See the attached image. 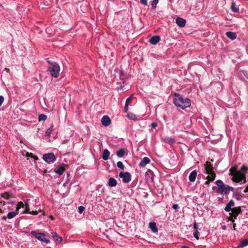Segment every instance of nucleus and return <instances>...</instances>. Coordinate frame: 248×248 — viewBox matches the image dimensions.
<instances>
[{
  "label": "nucleus",
  "mask_w": 248,
  "mask_h": 248,
  "mask_svg": "<svg viewBox=\"0 0 248 248\" xmlns=\"http://www.w3.org/2000/svg\"><path fill=\"white\" fill-rule=\"evenodd\" d=\"M6 218H7V217H5V216H3V217H2V219H4V220H6Z\"/></svg>",
  "instance_id": "nucleus-59"
},
{
  "label": "nucleus",
  "mask_w": 248,
  "mask_h": 248,
  "mask_svg": "<svg viewBox=\"0 0 248 248\" xmlns=\"http://www.w3.org/2000/svg\"><path fill=\"white\" fill-rule=\"evenodd\" d=\"M172 208L174 209H175V210H177V209H178L179 208V207L178 204H173V205H172Z\"/></svg>",
  "instance_id": "nucleus-43"
},
{
  "label": "nucleus",
  "mask_w": 248,
  "mask_h": 248,
  "mask_svg": "<svg viewBox=\"0 0 248 248\" xmlns=\"http://www.w3.org/2000/svg\"><path fill=\"white\" fill-rule=\"evenodd\" d=\"M181 248H189L186 246H183L181 247Z\"/></svg>",
  "instance_id": "nucleus-58"
},
{
  "label": "nucleus",
  "mask_w": 248,
  "mask_h": 248,
  "mask_svg": "<svg viewBox=\"0 0 248 248\" xmlns=\"http://www.w3.org/2000/svg\"><path fill=\"white\" fill-rule=\"evenodd\" d=\"M140 2L144 5H147V0H140Z\"/></svg>",
  "instance_id": "nucleus-42"
},
{
  "label": "nucleus",
  "mask_w": 248,
  "mask_h": 248,
  "mask_svg": "<svg viewBox=\"0 0 248 248\" xmlns=\"http://www.w3.org/2000/svg\"><path fill=\"white\" fill-rule=\"evenodd\" d=\"M197 175L196 170H193L189 175L188 179L190 182H193L195 181Z\"/></svg>",
  "instance_id": "nucleus-16"
},
{
  "label": "nucleus",
  "mask_w": 248,
  "mask_h": 248,
  "mask_svg": "<svg viewBox=\"0 0 248 248\" xmlns=\"http://www.w3.org/2000/svg\"><path fill=\"white\" fill-rule=\"evenodd\" d=\"M248 168L245 166H243L240 170H238L236 167H232L229 171V174L232 176V180L233 182L239 183L242 182L245 184L246 183V174Z\"/></svg>",
  "instance_id": "nucleus-1"
},
{
  "label": "nucleus",
  "mask_w": 248,
  "mask_h": 248,
  "mask_svg": "<svg viewBox=\"0 0 248 248\" xmlns=\"http://www.w3.org/2000/svg\"><path fill=\"white\" fill-rule=\"evenodd\" d=\"M243 74L244 75L248 78V71H243Z\"/></svg>",
  "instance_id": "nucleus-45"
},
{
  "label": "nucleus",
  "mask_w": 248,
  "mask_h": 248,
  "mask_svg": "<svg viewBox=\"0 0 248 248\" xmlns=\"http://www.w3.org/2000/svg\"><path fill=\"white\" fill-rule=\"evenodd\" d=\"M13 202H8V203L9 204H13Z\"/></svg>",
  "instance_id": "nucleus-61"
},
{
  "label": "nucleus",
  "mask_w": 248,
  "mask_h": 248,
  "mask_svg": "<svg viewBox=\"0 0 248 248\" xmlns=\"http://www.w3.org/2000/svg\"><path fill=\"white\" fill-rule=\"evenodd\" d=\"M27 156H29V157H33V154L31 153H27Z\"/></svg>",
  "instance_id": "nucleus-49"
},
{
  "label": "nucleus",
  "mask_w": 248,
  "mask_h": 248,
  "mask_svg": "<svg viewBox=\"0 0 248 248\" xmlns=\"http://www.w3.org/2000/svg\"><path fill=\"white\" fill-rule=\"evenodd\" d=\"M78 212L80 213V214H81L83 213V212L84 211V209H85V208L83 206H80L78 207Z\"/></svg>",
  "instance_id": "nucleus-36"
},
{
  "label": "nucleus",
  "mask_w": 248,
  "mask_h": 248,
  "mask_svg": "<svg viewBox=\"0 0 248 248\" xmlns=\"http://www.w3.org/2000/svg\"><path fill=\"white\" fill-rule=\"evenodd\" d=\"M0 212H2V211H1V209H0Z\"/></svg>",
  "instance_id": "nucleus-64"
},
{
  "label": "nucleus",
  "mask_w": 248,
  "mask_h": 248,
  "mask_svg": "<svg viewBox=\"0 0 248 248\" xmlns=\"http://www.w3.org/2000/svg\"><path fill=\"white\" fill-rule=\"evenodd\" d=\"M205 170H206V173L208 174L207 177L211 178L210 181H214L216 175L214 170V168L210 162L207 161L206 162Z\"/></svg>",
  "instance_id": "nucleus-4"
},
{
  "label": "nucleus",
  "mask_w": 248,
  "mask_h": 248,
  "mask_svg": "<svg viewBox=\"0 0 248 248\" xmlns=\"http://www.w3.org/2000/svg\"><path fill=\"white\" fill-rule=\"evenodd\" d=\"M101 123L104 126H107L110 124L111 120L108 116L105 115L102 118Z\"/></svg>",
  "instance_id": "nucleus-10"
},
{
  "label": "nucleus",
  "mask_w": 248,
  "mask_h": 248,
  "mask_svg": "<svg viewBox=\"0 0 248 248\" xmlns=\"http://www.w3.org/2000/svg\"><path fill=\"white\" fill-rule=\"evenodd\" d=\"M160 40V37L159 35H155L152 37L150 39V43L153 45H156Z\"/></svg>",
  "instance_id": "nucleus-12"
},
{
  "label": "nucleus",
  "mask_w": 248,
  "mask_h": 248,
  "mask_svg": "<svg viewBox=\"0 0 248 248\" xmlns=\"http://www.w3.org/2000/svg\"><path fill=\"white\" fill-rule=\"evenodd\" d=\"M166 141L170 144H173L175 143V140L170 137H168L166 139Z\"/></svg>",
  "instance_id": "nucleus-31"
},
{
  "label": "nucleus",
  "mask_w": 248,
  "mask_h": 248,
  "mask_svg": "<svg viewBox=\"0 0 248 248\" xmlns=\"http://www.w3.org/2000/svg\"><path fill=\"white\" fill-rule=\"evenodd\" d=\"M128 105L125 104L124 108V111L126 112L128 111Z\"/></svg>",
  "instance_id": "nucleus-46"
},
{
  "label": "nucleus",
  "mask_w": 248,
  "mask_h": 248,
  "mask_svg": "<svg viewBox=\"0 0 248 248\" xmlns=\"http://www.w3.org/2000/svg\"><path fill=\"white\" fill-rule=\"evenodd\" d=\"M4 98L3 96L0 95V106H1L2 103L3 102Z\"/></svg>",
  "instance_id": "nucleus-41"
},
{
  "label": "nucleus",
  "mask_w": 248,
  "mask_h": 248,
  "mask_svg": "<svg viewBox=\"0 0 248 248\" xmlns=\"http://www.w3.org/2000/svg\"><path fill=\"white\" fill-rule=\"evenodd\" d=\"M150 159L147 157H144L140 162L139 166L141 167H144L147 164L149 163Z\"/></svg>",
  "instance_id": "nucleus-14"
},
{
  "label": "nucleus",
  "mask_w": 248,
  "mask_h": 248,
  "mask_svg": "<svg viewBox=\"0 0 248 248\" xmlns=\"http://www.w3.org/2000/svg\"><path fill=\"white\" fill-rule=\"evenodd\" d=\"M248 245V239H245L242 241L240 244L238 246V248H243L245 246Z\"/></svg>",
  "instance_id": "nucleus-26"
},
{
  "label": "nucleus",
  "mask_w": 248,
  "mask_h": 248,
  "mask_svg": "<svg viewBox=\"0 0 248 248\" xmlns=\"http://www.w3.org/2000/svg\"><path fill=\"white\" fill-rule=\"evenodd\" d=\"M53 237L56 241L58 242H61L62 240V237L59 236V235L56 232H54L52 233Z\"/></svg>",
  "instance_id": "nucleus-27"
},
{
  "label": "nucleus",
  "mask_w": 248,
  "mask_h": 248,
  "mask_svg": "<svg viewBox=\"0 0 248 248\" xmlns=\"http://www.w3.org/2000/svg\"><path fill=\"white\" fill-rule=\"evenodd\" d=\"M234 189L233 187L227 185H225L223 188L219 191V193L222 195H227L228 194L227 191H233Z\"/></svg>",
  "instance_id": "nucleus-9"
},
{
  "label": "nucleus",
  "mask_w": 248,
  "mask_h": 248,
  "mask_svg": "<svg viewBox=\"0 0 248 248\" xmlns=\"http://www.w3.org/2000/svg\"><path fill=\"white\" fill-rule=\"evenodd\" d=\"M125 154V150L123 148H121L118 150L116 152V155L119 157H123Z\"/></svg>",
  "instance_id": "nucleus-23"
},
{
  "label": "nucleus",
  "mask_w": 248,
  "mask_h": 248,
  "mask_svg": "<svg viewBox=\"0 0 248 248\" xmlns=\"http://www.w3.org/2000/svg\"><path fill=\"white\" fill-rule=\"evenodd\" d=\"M234 205V202L232 200H230L229 202L227 204L226 206H225L224 210L226 212H230L232 211V208L231 207L233 206Z\"/></svg>",
  "instance_id": "nucleus-13"
},
{
  "label": "nucleus",
  "mask_w": 248,
  "mask_h": 248,
  "mask_svg": "<svg viewBox=\"0 0 248 248\" xmlns=\"http://www.w3.org/2000/svg\"><path fill=\"white\" fill-rule=\"evenodd\" d=\"M29 206H30L29 203L27 202H25V211H24V213L28 214V213H30Z\"/></svg>",
  "instance_id": "nucleus-30"
},
{
  "label": "nucleus",
  "mask_w": 248,
  "mask_h": 248,
  "mask_svg": "<svg viewBox=\"0 0 248 248\" xmlns=\"http://www.w3.org/2000/svg\"><path fill=\"white\" fill-rule=\"evenodd\" d=\"M194 229L195 230V231L196 230H198V226H197V224L196 223H194Z\"/></svg>",
  "instance_id": "nucleus-51"
},
{
  "label": "nucleus",
  "mask_w": 248,
  "mask_h": 248,
  "mask_svg": "<svg viewBox=\"0 0 248 248\" xmlns=\"http://www.w3.org/2000/svg\"><path fill=\"white\" fill-rule=\"evenodd\" d=\"M17 205L21 208L24 207V204L22 202H20L18 203Z\"/></svg>",
  "instance_id": "nucleus-40"
},
{
  "label": "nucleus",
  "mask_w": 248,
  "mask_h": 248,
  "mask_svg": "<svg viewBox=\"0 0 248 248\" xmlns=\"http://www.w3.org/2000/svg\"><path fill=\"white\" fill-rule=\"evenodd\" d=\"M20 209L19 206L17 205L16 208V211L15 212H18V210Z\"/></svg>",
  "instance_id": "nucleus-54"
},
{
  "label": "nucleus",
  "mask_w": 248,
  "mask_h": 248,
  "mask_svg": "<svg viewBox=\"0 0 248 248\" xmlns=\"http://www.w3.org/2000/svg\"><path fill=\"white\" fill-rule=\"evenodd\" d=\"M206 179L207 180L204 183L205 185H208L210 183V182H212L213 181H210V178H208V177H206Z\"/></svg>",
  "instance_id": "nucleus-39"
},
{
  "label": "nucleus",
  "mask_w": 248,
  "mask_h": 248,
  "mask_svg": "<svg viewBox=\"0 0 248 248\" xmlns=\"http://www.w3.org/2000/svg\"><path fill=\"white\" fill-rule=\"evenodd\" d=\"M67 176H68L70 175V174L67 173Z\"/></svg>",
  "instance_id": "nucleus-62"
},
{
  "label": "nucleus",
  "mask_w": 248,
  "mask_h": 248,
  "mask_svg": "<svg viewBox=\"0 0 248 248\" xmlns=\"http://www.w3.org/2000/svg\"><path fill=\"white\" fill-rule=\"evenodd\" d=\"M226 36L231 40H233L236 38V34L235 32L232 31H227L225 33Z\"/></svg>",
  "instance_id": "nucleus-19"
},
{
  "label": "nucleus",
  "mask_w": 248,
  "mask_h": 248,
  "mask_svg": "<svg viewBox=\"0 0 248 248\" xmlns=\"http://www.w3.org/2000/svg\"><path fill=\"white\" fill-rule=\"evenodd\" d=\"M233 217H232V216H231L229 218V219L231 221L232 223H233L234 222V220L233 219Z\"/></svg>",
  "instance_id": "nucleus-52"
},
{
  "label": "nucleus",
  "mask_w": 248,
  "mask_h": 248,
  "mask_svg": "<svg viewBox=\"0 0 248 248\" xmlns=\"http://www.w3.org/2000/svg\"><path fill=\"white\" fill-rule=\"evenodd\" d=\"M29 214H32L33 215H37L38 214V212L37 211H33L32 212H30V213Z\"/></svg>",
  "instance_id": "nucleus-47"
},
{
  "label": "nucleus",
  "mask_w": 248,
  "mask_h": 248,
  "mask_svg": "<svg viewBox=\"0 0 248 248\" xmlns=\"http://www.w3.org/2000/svg\"><path fill=\"white\" fill-rule=\"evenodd\" d=\"M245 193H247L248 192V186H246L244 191Z\"/></svg>",
  "instance_id": "nucleus-53"
},
{
  "label": "nucleus",
  "mask_w": 248,
  "mask_h": 248,
  "mask_svg": "<svg viewBox=\"0 0 248 248\" xmlns=\"http://www.w3.org/2000/svg\"><path fill=\"white\" fill-rule=\"evenodd\" d=\"M217 199H218V202L219 203H222L223 202V198H218Z\"/></svg>",
  "instance_id": "nucleus-50"
},
{
  "label": "nucleus",
  "mask_w": 248,
  "mask_h": 248,
  "mask_svg": "<svg viewBox=\"0 0 248 248\" xmlns=\"http://www.w3.org/2000/svg\"><path fill=\"white\" fill-rule=\"evenodd\" d=\"M117 167L118 168L121 169L123 170H124V166L123 163L121 161H118L117 163Z\"/></svg>",
  "instance_id": "nucleus-32"
},
{
  "label": "nucleus",
  "mask_w": 248,
  "mask_h": 248,
  "mask_svg": "<svg viewBox=\"0 0 248 248\" xmlns=\"http://www.w3.org/2000/svg\"><path fill=\"white\" fill-rule=\"evenodd\" d=\"M127 117L129 119L131 120H135L137 119V116L133 113H128Z\"/></svg>",
  "instance_id": "nucleus-28"
},
{
  "label": "nucleus",
  "mask_w": 248,
  "mask_h": 248,
  "mask_svg": "<svg viewBox=\"0 0 248 248\" xmlns=\"http://www.w3.org/2000/svg\"><path fill=\"white\" fill-rule=\"evenodd\" d=\"M241 213V208L240 206L232 208V213H230V216L236 219L239 214Z\"/></svg>",
  "instance_id": "nucleus-8"
},
{
  "label": "nucleus",
  "mask_w": 248,
  "mask_h": 248,
  "mask_svg": "<svg viewBox=\"0 0 248 248\" xmlns=\"http://www.w3.org/2000/svg\"><path fill=\"white\" fill-rule=\"evenodd\" d=\"M173 103L176 107L180 108L182 109L188 108L191 105V101L189 98L178 93H174Z\"/></svg>",
  "instance_id": "nucleus-2"
},
{
  "label": "nucleus",
  "mask_w": 248,
  "mask_h": 248,
  "mask_svg": "<svg viewBox=\"0 0 248 248\" xmlns=\"http://www.w3.org/2000/svg\"><path fill=\"white\" fill-rule=\"evenodd\" d=\"M5 70L7 72H10V69L9 68H5Z\"/></svg>",
  "instance_id": "nucleus-55"
},
{
  "label": "nucleus",
  "mask_w": 248,
  "mask_h": 248,
  "mask_svg": "<svg viewBox=\"0 0 248 248\" xmlns=\"http://www.w3.org/2000/svg\"><path fill=\"white\" fill-rule=\"evenodd\" d=\"M159 0H153L152 2V7L153 8H155L156 7V5L157 3L158 2Z\"/></svg>",
  "instance_id": "nucleus-34"
},
{
  "label": "nucleus",
  "mask_w": 248,
  "mask_h": 248,
  "mask_svg": "<svg viewBox=\"0 0 248 248\" xmlns=\"http://www.w3.org/2000/svg\"><path fill=\"white\" fill-rule=\"evenodd\" d=\"M47 118V116L46 115H45V114H41L40 115H39V117H38V120L39 121H45Z\"/></svg>",
  "instance_id": "nucleus-29"
},
{
  "label": "nucleus",
  "mask_w": 248,
  "mask_h": 248,
  "mask_svg": "<svg viewBox=\"0 0 248 248\" xmlns=\"http://www.w3.org/2000/svg\"><path fill=\"white\" fill-rule=\"evenodd\" d=\"M216 185L218 186V189L217 190V192L219 193L221 189L223 188V187L225 186L223 182L220 180H218L216 182Z\"/></svg>",
  "instance_id": "nucleus-20"
},
{
  "label": "nucleus",
  "mask_w": 248,
  "mask_h": 248,
  "mask_svg": "<svg viewBox=\"0 0 248 248\" xmlns=\"http://www.w3.org/2000/svg\"><path fill=\"white\" fill-rule=\"evenodd\" d=\"M2 197L4 198H6V199H7L9 198V195L7 193L3 194V195H2Z\"/></svg>",
  "instance_id": "nucleus-48"
},
{
  "label": "nucleus",
  "mask_w": 248,
  "mask_h": 248,
  "mask_svg": "<svg viewBox=\"0 0 248 248\" xmlns=\"http://www.w3.org/2000/svg\"><path fill=\"white\" fill-rule=\"evenodd\" d=\"M64 164L61 165L57 169L55 170L54 172L59 175H62L65 170Z\"/></svg>",
  "instance_id": "nucleus-15"
},
{
  "label": "nucleus",
  "mask_w": 248,
  "mask_h": 248,
  "mask_svg": "<svg viewBox=\"0 0 248 248\" xmlns=\"http://www.w3.org/2000/svg\"><path fill=\"white\" fill-rule=\"evenodd\" d=\"M131 100H132V96L128 97L126 100V102H125V104H127V105H128L130 104V103L131 102Z\"/></svg>",
  "instance_id": "nucleus-37"
},
{
  "label": "nucleus",
  "mask_w": 248,
  "mask_h": 248,
  "mask_svg": "<svg viewBox=\"0 0 248 248\" xmlns=\"http://www.w3.org/2000/svg\"><path fill=\"white\" fill-rule=\"evenodd\" d=\"M234 197L236 200L240 201L242 200V196L239 194L237 193L234 194Z\"/></svg>",
  "instance_id": "nucleus-33"
},
{
  "label": "nucleus",
  "mask_w": 248,
  "mask_h": 248,
  "mask_svg": "<svg viewBox=\"0 0 248 248\" xmlns=\"http://www.w3.org/2000/svg\"><path fill=\"white\" fill-rule=\"evenodd\" d=\"M31 234L39 240L45 242L46 243L49 242V236L45 233L32 231Z\"/></svg>",
  "instance_id": "nucleus-5"
},
{
  "label": "nucleus",
  "mask_w": 248,
  "mask_h": 248,
  "mask_svg": "<svg viewBox=\"0 0 248 248\" xmlns=\"http://www.w3.org/2000/svg\"><path fill=\"white\" fill-rule=\"evenodd\" d=\"M199 234V232L198 231V230H196L195 231V232L193 234V235L197 239H199V237H198V235Z\"/></svg>",
  "instance_id": "nucleus-38"
},
{
  "label": "nucleus",
  "mask_w": 248,
  "mask_h": 248,
  "mask_svg": "<svg viewBox=\"0 0 248 248\" xmlns=\"http://www.w3.org/2000/svg\"><path fill=\"white\" fill-rule=\"evenodd\" d=\"M176 23L180 27H184L186 24V20L181 17H177L176 19Z\"/></svg>",
  "instance_id": "nucleus-11"
},
{
  "label": "nucleus",
  "mask_w": 248,
  "mask_h": 248,
  "mask_svg": "<svg viewBox=\"0 0 248 248\" xmlns=\"http://www.w3.org/2000/svg\"><path fill=\"white\" fill-rule=\"evenodd\" d=\"M109 154V151L108 149H105L104 150L102 155L103 159L104 160H107L108 159Z\"/></svg>",
  "instance_id": "nucleus-21"
},
{
  "label": "nucleus",
  "mask_w": 248,
  "mask_h": 248,
  "mask_svg": "<svg viewBox=\"0 0 248 248\" xmlns=\"http://www.w3.org/2000/svg\"><path fill=\"white\" fill-rule=\"evenodd\" d=\"M42 158L45 162L48 164L53 163L56 160V157L53 153L44 154L43 155Z\"/></svg>",
  "instance_id": "nucleus-6"
},
{
  "label": "nucleus",
  "mask_w": 248,
  "mask_h": 248,
  "mask_svg": "<svg viewBox=\"0 0 248 248\" xmlns=\"http://www.w3.org/2000/svg\"><path fill=\"white\" fill-rule=\"evenodd\" d=\"M212 189H213V190H215V189H217V187H216V186H213V187H212Z\"/></svg>",
  "instance_id": "nucleus-60"
},
{
  "label": "nucleus",
  "mask_w": 248,
  "mask_h": 248,
  "mask_svg": "<svg viewBox=\"0 0 248 248\" xmlns=\"http://www.w3.org/2000/svg\"><path fill=\"white\" fill-rule=\"evenodd\" d=\"M151 126L153 128H155L157 126V124L156 123H152L151 124Z\"/></svg>",
  "instance_id": "nucleus-44"
},
{
  "label": "nucleus",
  "mask_w": 248,
  "mask_h": 248,
  "mask_svg": "<svg viewBox=\"0 0 248 248\" xmlns=\"http://www.w3.org/2000/svg\"><path fill=\"white\" fill-rule=\"evenodd\" d=\"M235 227H236V224L235 223H234L233 224V230H235Z\"/></svg>",
  "instance_id": "nucleus-56"
},
{
  "label": "nucleus",
  "mask_w": 248,
  "mask_h": 248,
  "mask_svg": "<svg viewBox=\"0 0 248 248\" xmlns=\"http://www.w3.org/2000/svg\"><path fill=\"white\" fill-rule=\"evenodd\" d=\"M149 227L151 230V231L154 232L156 233L158 232V229L156 227L155 223L154 222H151L149 223Z\"/></svg>",
  "instance_id": "nucleus-17"
},
{
  "label": "nucleus",
  "mask_w": 248,
  "mask_h": 248,
  "mask_svg": "<svg viewBox=\"0 0 248 248\" xmlns=\"http://www.w3.org/2000/svg\"><path fill=\"white\" fill-rule=\"evenodd\" d=\"M46 62L50 65L48 68V71L50 73L52 77L57 78L59 76L60 67L56 62H52L49 59H46Z\"/></svg>",
  "instance_id": "nucleus-3"
},
{
  "label": "nucleus",
  "mask_w": 248,
  "mask_h": 248,
  "mask_svg": "<svg viewBox=\"0 0 248 248\" xmlns=\"http://www.w3.org/2000/svg\"><path fill=\"white\" fill-rule=\"evenodd\" d=\"M231 9L234 13H239V9L238 7H236V4L234 1H232L231 3Z\"/></svg>",
  "instance_id": "nucleus-22"
},
{
  "label": "nucleus",
  "mask_w": 248,
  "mask_h": 248,
  "mask_svg": "<svg viewBox=\"0 0 248 248\" xmlns=\"http://www.w3.org/2000/svg\"><path fill=\"white\" fill-rule=\"evenodd\" d=\"M146 176L150 178L152 181H154V174L153 171L151 170L148 169L145 173Z\"/></svg>",
  "instance_id": "nucleus-24"
},
{
  "label": "nucleus",
  "mask_w": 248,
  "mask_h": 248,
  "mask_svg": "<svg viewBox=\"0 0 248 248\" xmlns=\"http://www.w3.org/2000/svg\"><path fill=\"white\" fill-rule=\"evenodd\" d=\"M52 131V128L50 127L48 128L46 131V134L48 137H50L51 133Z\"/></svg>",
  "instance_id": "nucleus-35"
},
{
  "label": "nucleus",
  "mask_w": 248,
  "mask_h": 248,
  "mask_svg": "<svg viewBox=\"0 0 248 248\" xmlns=\"http://www.w3.org/2000/svg\"><path fill=\"white\" fill-rule=\"evenodd\" d=\"M18 214V212H10L8 214L7 217L8 219H12L15 217Z\"/></svg>",
  "instance_id": "nucleus-25"
},
{
  "label": "nucleus",
  "mask_w": 248,
  "mask_h": 248,
  "mask_svg": "<svg viewBox=\"0 0 248 248\" xmlns=\"http://www.w3.org/2000/svg\"><path fill=\"white\" fill-rule=\"evenodd\" d=\"M117 184V181L114 178L111 177L108 179V185L109 187H114Z\"/></svg>",
  "instance_id": "nucleus-18"
},
{
  "label": "nucleus",
  "mask_w": 248,
  "mask_h": 248,
  "mask_svg": "<svg viewBox=\"0 0 248 248\" xmlns=\"http://www.w3.org/2000/svg\"><path fill=\"white\" fill-rule=\"evenodd\" d=\"M32 158H33L35 160L38 159V157L36 156H33V157H32Z\"/></svg>",
  "instance_id": "nucleus-57"
},
{
  "label": "nucleus",
  "mask_w": 248,
  "mask_h": 248,
  "mask_svg": "<svg viewBox=\"0 0 248 248\" xmlns=\"http://www.w3.org/2000/svg\"><path fill=\"white\" fill-rule=\"evenodd\" d=\"M119 177L123 179V182L124 183H129L131 179V175L128 171H122L119 173Z\"/></svg>",
  "instance_id": "nucleus-7"
},
{
  "label": "nucleus",
  "mask_w": 248,
  "mask_h": 248,
  "mask_svg": "<svg viewBox=\"0 0 248 248\" xmlns=\"http://www.w3.org/2000/svg\"><path fill=\"white\" fill-rule=\"evenodd\" d=\"M63 186H66V183H64V184H63Z\"/></svg>",
  "instance_id": "nucleus-63"
}]
</instances>
